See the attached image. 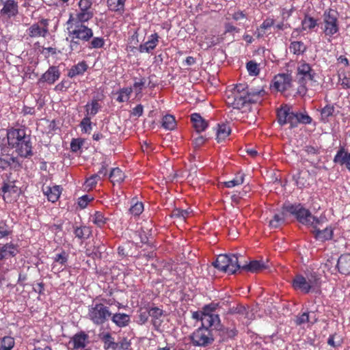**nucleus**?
Segmentation results:
<instances>
[{
	"label": "nucleus",
	"instance_id": "nucleus-1",
	"mask_svg": "<svg viewBox=\"0 0 350 350\" xmlns=\"http://www.w3.org/2000/svg\"><path fill=\"white\" fill-rule=\"evenodd\" d=\"M265 94V90L249 89L247 85L239 83L232 88H228L225 92V100L228 105L234 109H240L247 103L260 101Z\"/></svg>",
	"mask_w": 350,
	"mask_h": 350
},
{
	"label": "nucleus",
	"instance_id": "nucleus-2",
	"mask_svg": "<svg viewBox=\"0 0 350 350\" xmlns=\"http://www.w3.org/2000/svg\"><path fill=\"white\" fill-rule=\"evenodd\" d=\"M8 143L14 148L21 157H29L33 155L31 135L27 133L25 128H11L6 133Z\"/></svg>",
	"mask_w": 350,
	"mask_h": 350
},
{
	"label": "nucleus",
	"instance_id": "nucleus-3",
	"mask_svg": "<svg viewBox=\"0 0 350 350\" xmlns=\"http://www.w3.org/2000/svg\"><path fill=\"white\" fill-rule=\"evenodd\" d=\"M68 21L67 31L68 37L70 39V48L72 51H77L79 49V42H89L93 37V31L85 25L76 24Z\"/></svg>",
	"mask_w": 350,
	"mask_h": 350
},
{
	"label": "nucleus",
	"instance_id": "nucleus-4",
	"mask_svg": "<svg viewBox=\"0 0 350 350\" xmlns=\"http://www.w3.org/2000/svg\"><path fill=\"white\" fill-rule=\"evenodd\" d=\"M283 209L294 215L301 224L312 227L320 224V219L314 217L308 209L305 208L301 204H286Z\"/></svg>",
	"mask_w": 350,
	"mask_h": 350
},
{
	"label": "nucleus",
	"instance_id": "nucleus-5",
	"mask_svg": "<svg viewBox=\"0 0 350 350\" xmlns=\"http://www.w3.org/2000/svg\"><path fill=\"white\" fill-rule=\"evenodd\" d=\"M109 308L103 303L93 301L88 306L87 317L96 326L103 325L111 318Z\"/></svg>",
	"mask_w": 350,
	"mask_h": 350
},
{
	"label": "nucleus",
	"instance_id": "nucleus-6",
	"mask_svg": "<svg viewBox=\"0 0 350 350\" xmlns=\"http://www.w3.org/2000/svg\"><path fill=\"white\" fill-rule=\"evenodd\" d=\"M213 265L219 270L231 274L235 273L237 270L241 269V264L237 254H220L213 262Z\"/></svg>",
	"mask_w": 350,
	"mask_h": 350
},
{
	"label": "nucleus",
	"instance_id": "nucleus-7",
	"mask_svg": "<svg viewBox=\"0 0 350 350\" xmlns=\"http://www.w3.org/2000/svg\"><path fill=\"white\" fill-rule=\"evenodd\" d=\"M293 286L298 291L307 294L310 291H317L319 287V278L311 275L306 278L301 275H297L293 280Z\"/></svg>",
	"mask_w": 350,
	"mask_h": 350
},
{
	"label": "nucleus",
	"instance_id": "nucleus-8",
	"mask_svg": "<svg viewBox=\"0 0 350 350\" xmlns=\"http://www.w3.org/2000/svg\"><path fill=\"white\" fill-rule=\"evenodd\" d=\"M317 73L312 68L308 63L304 60L298 62L296 72V80L297 83L302 87L305 88L308 83L311 85L317 83Z\"/></svg>",
	"mask_w": 350,
	"mask_h": 350
},
{
	"label": "nucleus",
	"instance_id": "nucleus-9",
	"mask_svg": "<svg viewBox=\"0 0 350 350\" xmlns=\"http://www.w3.org/2000/svg\"><path fill=\"white\" fill-rule=\"evenodd\" d=\"M322 29L325 36L332 37L339 31L338 13L328 9L323 14Z\"/></svg>",
	"mask_w": 350,
	"mask_h": 350
},
{
	"label": "nucleus",
	"instance_id": "nucleus-10",
	"mask_svg": "<svg viewBox=\"0 0 350 350\" xmlns=\"http://www.w3.org/2000/svg\"><path fill=\"white\" fill-rule=\"evenodd\" d=\"M191 341L195 346L206 347L214 341L212 331L206 327H200L191 335Z\"/></svg>",
	"mask_w": 350,
	"mask_h": 350
},
{
	"label": "nucleus",
	"instance_id": "nucleus-11",
	"mask_svg": "<svg viewBox=\"0 0 350 350\" xmlns=\"http://www.w3.org/2000/svg\"><path fill=\"white\" fill-rule=\"evenodd\" d=\"M49 20L42 18L38 23L32 24L27 29L30 38L46 37L49 32Z\"/></svg>",
	"mask_w": 350,
	"mask_h": 350
},
{
	"label": "nucleus",
	"instance_id": "nucleus-12",
	"mask_svg": "<svg viewBox=\"0 0 350 350\" xmlns=\"http://www.w3.org/2000/svg\"><path fill=\"white\" fill-rule=\"evenodd\" d=\"M292 85V77L289 74H278L273 79V87L279 92L288 90Z\"/></svg>",
	"mask_w": 350,
	"mask_h": 350
},
{
	"label": "nucleus",
	"instance_id": "nucleus-13",
	"mask_svg": "<svg viewBox=\"0 0 350 350\" xmlns=\"http://www.w3.org/2000/svg\"><path fill=\"white\" fill-rule=\"evenodd\" d=\"M3 8L0 10V14L8 18H14L18 14V3L16 0L2 1Z\"/></svg>",
	"mask_w": 350,
	"mask_h": 350
},
{
	"label": "nucleus",
	"instance_id": "nucleus-14",
	"mask_svg": "<svg viewBox=\"0 0 350 350\" xmlns=\"http://www.w3.org/2000/svg\"><path fill=\"white\" fill-rule=\"evenodd\" d=\"M312 228H313L312 232L314 233V237L317 239L321 241H325L332 238L333 229L332 227H325L323 229H321V228H323V223L321 219H320V224L313 225Z\"/></svg>",
	"mask_w": 350,
	"mask_h": 350
},
{
	"label": "nucleus",
	"instance_id": "nucleus-15",
	"mask_svg": "<svg viewBox=\"0 0 350 350\" xmlns=\"http://www.w3.org/2000/svg\"><path fill=\"white\" fill-rule=\"evenodd\" d=\"M104 98L103 94H98L93 97L90 102H88L85 106V112L88 116H94L101 109V105L99 101L102 100Z\"/></svg>",
	"mask_w": 350,
	"mask_h": 350
},
{
	"label": "nucleus",
	"instance_id": "nucleus-16",
	"mask_svg": "<svg viewBox=\"0 0 350 350\" xmlns=\"http://www.w3.org/2000/svg\"><path fill=\"white\" fill-rule=\"evenodd\" d=\"M18 252V246L12 242L0 244V261L10 257H14Z\"/></svg>",
	"mask_w": 350,
	"mask_h": 350
},
{
	"label": "nucleus",
	"instance_id": "nucleus-17",
	"mask_svg": "<svg viewBox=\"0 0 350 350\" xmlns=\"http://www.w3.org/2000/svg\"><path fill=\"white\" fill-rule=\"evenodd\" d=\"M62 187L59 185L43 186L42 191L44 194L47 197L48 200L51 202H55L59 198L62 193Z\"/></svg>",
	"mask_w": 350,
	"mask_h": 350
},
{
	"label": "nucleus",
	"instance_id": "nucleus-18",
	"mask_svg": "<svg viewBox=\"0 0 350 350\" xmlns=\"http://www.w3.org/2000/svg\"><path fill=\"white\" fill-rule=\"evenodd\" d=\"M159 36L157 33L150 35L147 42L139 45V51L140 53H150L157 46L159 43Z\"/></svg>",
	"mask_w": 350,
	"mask_h": 350
},
{
	"label": "nucleus",
	"instance_id": "nucleus-19",
	"mask_svg": "<svg viewBox=\"0 0 350 350\" xmlns=\"http://www.w3.org/2000/svg\"><path fill=\"white\" fill-rule=\"evenodd\" d=\"M60 76V72L57 67L51 66L41 77L40 80L49 84L54 83Z\"/></svg>",
	"mask_w": 350,
	"mask_h": 350
},
{
	"label": "nucleus",
	"instance_id": "nucleus-20",
	"mask_svg": "<svg viewBox=\"0 0 350 350\" xmlns=\"http://www.w3.org/2000/svg\"><path fill=\"white\" fill-rule=\"evenodd\" d=\"M191 121L193 126L197 133H200L208 127V122L204 119L199 113H193L191 115Z\"/></svg>",
	"mask_w": 350,
	"mask_h": 350
},
{
	"label": "nucleus",
	"instance_id": "nucleus-21",
	"mask_svg": "<svg viewBox=\"0 0 350 350\" xmlns=\"http://www.w3.org/2000/svg\"><path fill=\"white\" fill-rule=\"evenodd\" d=\"M337 267L340 273L348 275L350 273V254L341 255L337 262Z\"/></svg>",
	"mask_w": 350,
	"mask_h": 350
},
{
	"label": "nucleus",
	"instance_id": "nucleus-22",
	"mask_svg": "<svg viewBox=\"0 0 350 350\" xmlns=\"http://www.w3.org/2000/svg\"><path fill=\"white\" fill-rule=\"evenodd\" d=\"M220 319L217 314H209L204 312L202 317V327L208 328L212 326H216L219 324Z\"/></svg>",
	"mask_w": 350,
	"mask_h": 350
},
{
	"label": "nucleus",
	"instance_id": "nucleus-23",
	"mask_svg": "<svg viewBox=\"0 0 350 350\" xmlns=\"http://www.w3.org/2000/svg\"><path fill=\"white\" fill-rule=\"evenodd\" d=\"M71 340L73 343L74 349L84 348L88 342V335L84 332H81L75 334Z\"/></svg>",
	"mask_w": 350,
	"mask_h": 350
},
{
	"label": "nucleus",
	"instance_id": "nucleus-24",
	"mask_svg": "<svg viewBox=\"0 0 350 350\" xmlns=\"http://www.w3.org/2000/svg\"><path fill=\"white\" fill-rule=\"evenodd\" d=\"M334 161L341 165H345L350 170V152H345L343 148H340L337 152Z\"/></svg>",
	"mask_w": 350,
	"mask_h": 350
},
{
	"label": "nucleus",
	"instance_id": "nucleus-25",
	"mask_svg": "<svg viewBox=\"0 0 350 350\" xmlns=\"http://www.w3.org/2000/svg\"><path fill=\"white\" fill-rule=\"evenodd\" d=\"M110 319L113 323L120 327H126L131 321L130 316L124 313L113 314Z\"/></svg>",
	"mask_w": 350,
	"mask_h": 350
},
{
	"label": "nucleus",
	"instance_id": "nucleus-26",
	"mask_svg": "<svg viewBox=\"0 0 350 350\" xmlns=\"http://www.w3.org/2000/svg\"><path fill=\"white\" fill-rule=\"evenodd\" d=\"M266 268V266L263 262H261L258 260L251 261L248 264L241 265V269L245 270L250 272H258Z\"/></svg>",
	"mask_w": 350,
	"mask_h": 350
},
{
	"label": "nucleus",
	"instance_id": "nucleus-27",
	"mask_svg": "<svg viewBox=\"0 0 350 350\" xmlns=\"http://www.w3.org/2000/svg\"><path fill=\"white\" fill-rule=\"evenodd\" d=\"M88 64L85 61H82L77 64L73 66L68 72V77L70 78L77 75H83L88 69Z\"/></svg>",
	"mask_w": 350,
	"mask_h": 350
},
{
	"label": "nucleus",
	"instance_id": "nucleus-28",
	"mask_svg": "<svg viewBox=\"0 0 350 350\" xmlns=\"http://www.w3.org/2000/svg\"><path fill=\"white\" fill-rule=\"evenodd\" d=\"M93 16L94 14L77 12L75 16L70 14L68 21H72V22L76 24L85 25L84 23L92 19Z\"/></svg>",
	"mask_w": 350,
	"mask_h": 350
},
{
	"label": "nucleus",
	"instance_id": "nucleus-29",
	"mask_svg": "<svg viewBox=\"0 0 350 350\" xmlns=\"http://www.w3.org/2000/svg\"><path fill=\"white\" fill-rule=\"evenodd\" d=\"M231 133V129L228 124H218L217 130V137L216 139L218 142H221L226 139Z\"/></svg>",
	"mask_w": 350,
	"mask_h": 350
},
{
	"label": "nucleus",
	"instance_id": "nucleus-30",
	"mask_svg": "<svg viewBox=\"0 0 350 350\" xmlns=\"http://www.w3.org/2000/svg\"><path fill=\"white\" fill-rule=\"evenodd\" d=\"M249 308H246L243 305H237V306H234L232 308H230L229 309L228 313L229 314H239L242 316H244L245 318H247L248 319H252V317L253 314L250 313Z\"/></svg>",
	"mask_w": 350,
	"mask_h": 350
},
{
	"label": "nucleus",
	"instance_id": "nucleus-31",
	"mask_svg": "<svg viewBox=\"0 0 350 350\" xmlns=\"http://www.w3.org/2000/svg\"><path fill=\"white\" fill-rule=\"evenodd\" d=\"M75 237L80 239H87L92 234V230L90 227L83 226L76 227L74 230Z\"/></svg>",
	"mask_w": 350,
	"mask_h": 350
},
{
	"label": "nucleus",
	"instance_id": "nucleus-32",
	"mask_svg": "<svg viewBox=\"0 0 350 350\" xmlns=\"http://www.w3.org/2000/svg\"><path fill=\"white\" fill-rule=\"evenodd\" d=\"M109 178L113 184L116 183H120L124 180L125 175L120 168L116 167L111 171Z\"/></svg>",
	"mask_w": 350,
	"mask_h": 350
},
{
	"label": "nucleus",
	"instance_id": "nucleus-33",
	"mask_svg": "<svg viewBox=\"0 0 350 350\" xmlns=\"http://www.w3.org/2000/svg\"><path fill=\"white\" fill-rule=\"evenodd\" d=\"M126 0H107V6L111 11L123 12Z\"/></svg>",
	"mask_w": 350,
	"mask_h": 350
},
{
	"label": "nucleus",
	"instance_id": "nucleus-34",
	"mask_svg": "<svg viewBox=\"0 0 350 350\" xmlns=\"http://www.w3.org/2000/svg\"><path fill=\"white\" fill-rule=\"evenodd\" d=\"M102 340L104 342V347L105 349H111L112 350H118V343L114 341V338L109 333H105Z\"/></svg>",
	"mask_w": 350,
	"mask_h": 350
},
{
	"label": "nucleus",
	"instance_id": "nucleus-35",
	"mask_svg": "<svg viewBox=\"0 0 350 350\" xmlns=\"http://www.w3.org/2000/svg\"><path fill=\"white\" fill-rule=\"evenodd\" d=\"M0 191L2 193L3 199L5 200L9 197V195L16 193L17 187L13 183H5Z\"/></svg>",
	"mask_w": 350,
	"mask_h": 350
},
{
	"label": "nucleus",
	"instance_id": "nucleus-36",
	"mask_svg": "<svg viewBox=\"0 0 350 350\" xmlns=\"http://www.w3.org/2000/svg\"><path fill=\"white\" fill-rule=\"evenodd\" d=\"M290 107L287 105L281 107L278 111V121L280 125L287 124L288 116H289Z\"/></svg>",
	"mask_w": 350,
	"mask_h": 350
},
{
	"label": "nucleus",
	"instance_id": "nucleus-37",
	"mask_svg": "<svg viewBox=\"0 0 350 350\" xmlns=\"http://www.w3.org/2000/svg\"><path fill=\"white\" fill-rule=\"evenodd\" d=\"M14 345V338L11 336H6L0 339V349L1 350H12Z\"/></svg>",
	"mask_w": 350,
	"mask_h": 350
},
{
	"label": "nucleus",
	"instance_id": "nucleus-38",
	"mask_svg": "<svg viewBox=\"0 0 350 350\" xmlns=\"http://www.w3.org/2000/svg\"><path fill=\"white\" fill-rule=\"evenodd\" d=\"M289 50L295 55H299L306 51V46L302 42L294 41L291 43Z\"/></svg>",
	"mask_w": 350,
	"mask_h": 350
},
{
	"label": "nucleus",
	"instance_id": "nucleus-39",
	"mask_svg": "<svg viewBox=\"0 0 350 350\" xmlns=\"http://www.w3.org/2000/svg\"><path fill=\"white\" fill-rule=\"evenodd\" d=\"M92 221L98 227H103L108 220L104 214L100 211H96L94 214L91 215Z\"/></svg>",
	"mask_w": 350,
	"mask_h": 350
},
{
	"label": "nucleus",
	"instance_id": "nucleus-40",
	"mask_svg": "<svg viewBox=\"0 0 350 350\" xmlns=\"http://www.w3.org/2000/svg\"><path fill=\"white\" fill-rule=\"evenodd\" d=\"M162 126L167 130H173L176 126L175 118L172 115H166L162 119Z\"/></svg>",
	"mask_w": 350,
	"mask_h": 350
},
{
	"label": "nucleus",
	"instance_id": "nucleus-41",
	"mask_svg": "<svg viewBox=\"0 0 350 350\" xmlns=\"http://www.w3.org/2000/svg\"><path fill=\"white\" fill-rule=\"evenodd\" d=\"M245 175L243 173H238L235 175V177L229 181L224 183V185L228 188H232L235 186L242 185L244 182Z\"/></svg>",
	"mask_w": 350,
	"mask_h": 350
},
{
	"label": "nucleus",
	"instance_id": "nucleus-42",
	"mask_svg": "<svg viewBox=\"0 0 350 350\" xmlns=\"http://www.w3.org/2000/svg\"><path fill=\"white\" fill-rule=\"evenodd\" d=\"M335 108L332 105H327L321 110V120L327 122L329 118L334 116Z\"/></svg>",
	"mask_w": 350,
	"mask_h": 350
},
{
	"label": "nucleus",
	"instance_id": "nucleus-43",
	"mask_svg": "<svg viewBox=\"0 0 350 350\" xmlns=\"http://www.w3.org/2000/svg\"><path fill=\"white\" fill-rule=\"evenodd\" d=\"M149 315L152 318V323L154 325H156L158 323V320L163 315V310L158 307H152L148 309Z\"/></svg>",
	"mask_w": 350,
	"mask_h": 350
},
{
	"label": "nucleus",
	"instance_id": "nucleus-44",
	"mask_svg": "<svg viewBox=\"0 0 350 350\" xmlns=\"http://www.w3.org/2000/svg\"><path fill=\"white\" fill-rule=\"evenodd\" d=\"M317 25V20L314 18L306 16L301 21V26L303 30L312 29Z\"/></svg>",
	"mask_w": 350,
	"mask_h": 350
},
{
	"label": "nucleus",
	"instance_id": "nucleus-45",
	"mask_svg": "<svg viewBox=\"0 0 350 350\" xmlns=\"http://www.w3.org/2000/svg\"><path fill=\"white\" fill-rule=\"evenodd\" d=\"M133 90L131 88H125L121 89L118 92V96L117 100L120 103H124L129 100L130 95Z\"/></svg>",
	"mask_w": 350,
	"mask_h": 350
},
{
	"label": "nucleus",
	"instance_id": "nucleus-46",
	"mask_svg": "<svg viewBox=\"0 0 350 350\" xmlns=\"http://www.w3.org/2000/svg\"><path fill=\"white\" fill-rule=\"evenodd\" d=\"M92 40L89 42L88 48L100 49L105 45V40L100 37H92Z\"/></svg>",
	"mask_w": 350,
	"mask_h": 350
},
{
	"label": "nucleus",
	"instance_id": "nucleus-47",
	"mask_svg": "<svg viewBox=\"0 0 350 350\" xmlns=\"http://www.w3.org/2000/svg\"><path fill=\"white\" fill-rule=\"evenodd\" d=\"M81 131L84 133H90L92 130L91 117L85 115L80 123Z\"/></svg>",
	"mask_w": 350,
	"mask_h": 350
},
{
	"label": "nucleus",
	"instance_id": "nucleus-48",
	"mask_svg": "<svg viewBox=\"0 0 350 350\" xmlns=\"http://www.w3.org/2000/svg\"><path fill=\"white\" fill-rule=\"evenodd\" d=\"M246 68L249 74L252 76H257L259 74L260 70L258 68V65L253 61L247 62Z\"/></svg>",
	"mask_w": 350,
	"mask_h": 350
},
{
	"label": "nucleus",
	"instance_id": "nucleus-49",
	"mask_svg": "<svg viewBox=\"0 0 350 350\" xmlns=\"http://www.w3.org/2000/svg\"><path fill=\"white\" fill-rule=\"evenodd\" d=\"M284 221V217L281 216L280 215L275 214L273 216V218L271 220H270L269 226L271 228H277L281 226Z\"/></svg>",
	"mask_w": 350,
	"mask_h": 350
},
{
	"label": "nucleus",
	"instance_id": "nucleus-50",
	"mask_svg": "<svg viewBox=\"0 0 350 350\" xmlns=\"http://www.w3.org/2000/svg\"><path fill=\"white\" fill-rule=\"evenodd\" d=\"M84 141L81 138L72 139L70 143V150L73 152H78L83 144Z\"/></svg>",
	"mask_w": 350,
	"mask_h": 350
},
{
	"label": "nucleus",
	"instance_id": "nucleus-51",
	"mask_svg": "<svg viewBox=\"0 0 350 350\" xmlns=\"http://www.w3.org/2000/svg\"><path fill=\"white\" fill-rule=\"evenodd\" d=\"M144 211V205L142 202H136L129 209L130 213L135 215H139Z\"/></svg>",
	"mask_w": 350,
	"mask_h": 350
},
{
	"label": "nucleus",
	"instance_id": "nucleus-52",
	"mask_svg": "<svg viewBox=\"0 0 350 350\" xmlns=\"http://www.w3.org/2000/svg\"><path fill=\"white\" fill-rule=\"evenodd\" d=\"M12 233L10 228L3 221L0 222V239H3Z\"/></svg>",
	"mask_w": 350,
	"mask_h": 350
},
{
	"label": "nucleus",
	"instance_id": "nucleus-53",
	"mask_svg": "<svg viewBox=\"0 0 350 350\" xmlns=\"http://www.w3.org/2000/svg\"><path fill=\"white\" fill-rule=\"evenodd\" d=\"M297 123L308 124L312 122V118L306 113L297 112Z\"/></svg>",
	"mask_w": 350,
	"mask_h": 350
},
{
	"label": "nucleus",
	"instance_id": "nucleus-54",
	"mask_svg": "<svg viewBox=\"0 0 350 350\" xmlns=\"http://www.w3.org/2000/svg\"><path fill=\"white\" fill-rule=\"evenodd\" d=\"M99 179V175H92L90 178H87L85 181L86 188H88L89 189L94 188Z\"/></svg>",
	"mask_w": 350,
	"mask_h": 350
},
{
	"label": "nucleus",
	"instance_id": "nucleus-55",
	"mask_svg": "<svg viewBox=\"0 0 350 350\" xmlns=\"http://www.w3.org/2000/svg\"><path fill=\"white\" fill-rule=\"evenodd\" d=\"M228 14L230 18L235 21H241L247 18L246 14L241 10H237L233 13H229Z\"/></svg>",
	"mask_w": 350,
	"mask_h": 350
},
{
	"label": "nucleus",
	"instance_id": "nucleus-56",
	"mask_svg": "<svg viewBox=\"0 0 350 350\" xmlns=\"http://www.w3.org/2000/svg\"><path fill=\"white\" fill-rule=\"evenodd\" d=\"M274 23L275 21L273 18H267L265 20L263 21L262 23L260 25V29L264 33L266 30L273 26Z\"/></svg>",
	"mask_w": 350,
	"mask_h": 350
},
{
	"label": "nucleus",
	"instance_id": "nucleus-57",
	"mask_svg": "<svg viewBox=\"0 0 350 350\" xmlns=\"http://www.w3.org/2000/svg\"><path fill=\"white\" fill-rule=\"evenodd\" d=\"M222 334L224 338H232L237 336L238 332L236 328H225L222 329Z\"/></svg>",
	"mask_w": 350,
	"mask_h": 350
},
{
	"label": "nucleus",
	"instance_id": "nucleus-58",
	"mask_svg": "<svg viewBox=\"0 0 350 350\" xmlns=\"http://www.w3.org/2000/svg\"><path fill=\"white\" fill-rule=\"evenodd\" d=\"M190 211L188 210H182L180 208H176L172 212V216L178 218L185 219L190 214Z\"/></svg>",
	"mask_w": 350,
	"mask_h": 350
},
{
	"label": "nucleus",
	"instance_id": "nucleus-59",
	"mask_svg": "<svg viewBox=\"0 0 350 350\" xmlns=\"http://www.w3.org/2000/svg\"><path fill=\"white\" fill-rule=\"evenodd\" d=\"M297 112L289 111V116H288L287 123L291 124V127H295L297 126Z\"/></svg>",
	"mask_w": 350,
	"mask_h": 350
},
{
	"label": "nucleus",
	"instance_id": "nucleus-60",
	"mask_svg": "<svg viewBox=\"0 0 350 350\" xmlns=\"http://www.w3.org/2000/svg\"><path fill=\"white\" fill-rule=\"evenodd\" d=\"M296 324L297 325H302L306 323H309L310 321V316L308 312H304L300 315H298L296 318Z\"/></svg>",
	"mask_w": 350,
	"mask_h": 350
},
{
	"label": "nucleus",
	"instance_id": "nucleus-61",
	"mask_svg": "<svg viewBox=\"0 0 350 350\" xmlns=\"http://www.w3.org/2000/svg\"><path fill=\"white\" fill-rule=\"evenodd\" d=\"M219 308V303L212 302L206 305L204 308V312L209 314H215L214 312Z\"/></svg>",
	"mask_w": 350,
	"mask_h": 350
},
{
	"label": "nucleus",
	"instance_id": "nucleus-62",
	"mask_svg": "<svg viewBox=\"0 0 350 350\" xmlns=\"http://www.w3.org/2000/svg\"><path fill=\"white\" fill-rule=\"evenodd\" d=\"M295 10V8L293 5H292L290 8H284L282 10L281 14L283 21H286L288 18L292 15V13Z\"/></svg>",
	"mask_w": 350,
	"mask_h": 350
},
{
	"label": "nucleus",
	"instance_id": "nucleus-63",
	"mask_svg": "<svg viewBox=\"0 0 350 350\" xmlns=\"http://www.w3.org/2000/svg\"><path fill=\"white\" fill-rule=\"evenodd\" d=\"M206 140V139L202 135H199L197 137L194 138L193 140V145L194 148H199L205 143Z\"/></svg>",
	"mask_w": 350,
	"mask_h": 350
},
{
	"label": "nucleus",
	"instance_id": "nucleus-64",
	"mask_svg": "<svg viewBox=\"0 0 350 350\" xmlns=\"http://www.w3.org/2000/svg\"><path fill=\"white\" fill-rule=\"evenodd\" d=\"M54 260L56 262H59V264L63 265L67 262L68 256L66 255L65 252H62L60 254H56Z\"/></svg>",
	"mask_w": 350,
	"mask_h": 350
}]
</instances>
